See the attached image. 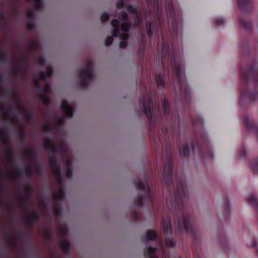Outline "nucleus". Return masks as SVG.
Instances as JSON below:
<instances>
[{
  "instance_id": "nucleus-7",
  "label": "nucleus",
  "mask_w": 258,
  "mask_h": 258,
  "mask_svg": "<svg viewBox=\"0 0 258 258\" xmlns=\"http://www.w3.org/2000/svg\"><path fill=\"white\" fill-rule=\"evenodd\" d=\"M156 238V234L154 231L149 230L147 232V239L148 240L153 239Z\"/></svg>"
},
{
  "instance_id": "nucleus-9",
  "label": "nucleus",
  "mask_w": 258,
  "mask_h": 258,
  "mask_svg": "<svg viewBox=\"0 0 258 258\" xmlns=\"http://www.w3.org/2000/svg\"><path fill=\"white\" fill-rule=\"evenodd\" d=\"M248 201L250 204L252 205H254L257 202L256 199L254 196H250L248 198Z\"/></svg>"
},
{
  "instance_id": "nucleus-20",
  "label": "nucleus",
  "mask_w": 258,
  "mask_h": 258,
  "mask_svg": "<svg viewBox=\"0 0 258 258\" xmlns=\"http://www.w3.org/2000/svg\"><path fill=\"white\" fill-rule=\"evenodd\" d=\"M223 22H224L223 20L222 19H220L218 20H217V21L216 22V23L217 24L223 23Z\"/></svg>"
},
{
  "instance_id": "nucleus-21",
  "label": "nucleus",
  "mask_w": 258,
  "mask_h": 258,
  "mask_svg": "<svg viewBox=\"0 0 258 258\" xmlns=\"http://www.w3.org/2000/svg\"><path fill=\"white\" fill-rule=\"evenodd\" d=\"M51 71V68H47V73H48V75H50Z\"/></svg>"
},
{
  "instance_id": "nucleus-12",
  "label": "nucleus",
  "mask_w": 258,
  "mask_h": 258,
  "mask_svg": "<svg viewBox=\"0 0 258 258\" xmlns=\"http://www.w3.org/2000/svg\"><path fill=\"white\" fill-rule=\"evenodd\" d=\"M62 248L64 250H67L69 248V243L67 241H65L61 244Z\"/></svg>"
},
{
  "instance_id": "nucleus-11",
  "label": "nucleus",
  "mask_w": 258,
  "mask_h": 258,
  "mask_svg": "<svg viewBox=\"0 0 258 258\" xmlns=\"http://www.w3.org/2000/svg\"><path fill=\"white\" fill-rule=\"evenodd\" d=\"M171 171V168L170 166L165 167L164 170V175H166V174H170Z\"/></svg>"
},
{
  "instance_id": "nucleus-2",
  "label": "nucleus",
  "mask_w": 258,
  "mask_h": 258,
  "mask_svg": "<svg viewBox=\"0 0 258 258\" xmlns=\"http://www.w3.org/2000/svg\"><path fill=\"white\" fill-rule=\"evenodd\" d=\"M61 108L64 110L66 116L68 117L72 116V108L66 101L63 100L62 101Z\"/></svg>"
},
{
  "instance_id": "nucleus-1",
  "label": "nucleus",
  "mask_w": 258,
  "mask_h": 258,
  "mask_svg": "<svg viewBox=\"0 0 258 258\" xmlns=\"http://www.w3.org/2000/svg\"><path fill=\"white\" fill-rule=\"evenodd\" d=\"M112 26L113 27V35L114 36H118L122 41L119 43L120 48H124L126 45V39L127 38L128 27L126 23H122L119 24V22L117 20L112 21Z\"/></svg>"
},
{
  "instance_id": "nucleus-4",
  "label": "nucleus",
  "mask_w": 258,
  "mask_h": 258,
  "mask_svg": "<svg viewBox=\"0 0 258 258\" xmlns=\"http://www.w3.org/2000/svg\"><path fill=\"white\" fill-rule=\"evenodd\" d=\"M155 249L152 247H148L144 251L145 254L148 255L150 258H156L154 255Z\"/></svg>"
},
{
  "instance_id": "nucleus-18",
  "label": "nucleus",
  "mask_w": 258,
  "mask_h": 258,
  "mask_svg": "<svg viewBox=\"0 0 258 258\" xmlns=\"http://www.w3.org/2000/svg\"><path fill=\"white\" fill-rule=\"evenodd\" d=\"M119 19H120V20H121V19H123L124 20H126L127 19L126 14H123L121 18L120 17Z\"/></svg>"
},
{
  "instance_id": "nucleus-22",
  "label": "nucleus",
  "mask_w": 258,
  "mask_h": 258,
  "mask_svg": "<svg viewBox=\"0 0 258 258\" xmlns=\"http://www.w3.org/2000/svg\"><path fill=\"white\" fill-rule=\"evenodd\" d=\"M166 9L167 11H171L172 10V8H170L169 7L168 8L167 6H166Z\"/></svg>"
},
{
  "instance_id": "nucleus-8",
  "label": "nucleus",
  "mask_w": 258,
  "mask_h": 258,
  "mask_svg": "<svg viewBox=\"0 0 258 258\" xmlns=\"http://www.w3.org/2000/svg\"><path fill=\"white\" fill-rule=\"evenodd\" d=\"M175 244V242L173 239H166V245L167 247H170L174 246Z\"/></svg>"
},
{
  "instance_id": "nucleus-16",
  "label": "nucleus",
  "mask_w": 258,
  "mask_h": 258,
  "mask_svg": "<svg viewBox=\"0 0 258 258\" xmlns=\"http://www.w3.org/2000/svg\"><path fill=\"white\" fill-rule=\"evenodd\" d=\"M174 69H175V71L177 74V75L178 76L180 73V71L179 69L177 67V66L176 65H175Z\"/></svg>"
},
{
  "instance_id": "nucleus-17",
  "label": "nucleus",
  "mask_w": 258,
  "mask_h": 258,
  "mask_svg": "<svg viewBox=\"0 0 258 258\" xmlns=\"http://www.w3.org/2000/svg\"><path fill=\"white\" fill-rule=\"evenodd\" d=\"M136 11V9L134 8L130 7L128 9V12L131 13H135Z\"/></svg>"
},
{
  "instance_id": "nucleus-19",
  "label": "nucleus",
  "mask_w": 258,
  "mask_h": 258,
  "mask_svg": "<svg viewBox=\"0 0 258 258\" xmlns=\"http://www.w3.org/2000/svg\"><path fill=\"white\" fill-rule=\"evenodd\" d=\"M247 0H238V5L240 6V5H242L243 2H246Z\"/></svg>"
},
{
  "instance_id": "nucleus-15",
  "label": "nucleus",
  "mask_w": 258,
  "mask_h": 258,
  "mask_svg": "<svg viewBox=\"0 0 258 258\" xmlns=\"http://www.w3.org/2000/svg\"><path fill=\"white\" fill-rule=\"evenodd\" d=\"M108 16L107 14L104 13L102 15L101 19L102 21H105L108 19Z\"/></svg>"
},
{
  "instance_id": "nucleus-6",
  "label": "nucleus",
  "mask_w": 258,
  "mask_h": 258,
  "mask_svg": "<svg viewBox=\"0 0 258 258\" xmlns=\"http://www.w3.org/2000/svg\"><path fill=\"white\" fill-rule=\"evenodd\" d=\"M184 225L185 228L187 232H189L191 228V226L190 223V221L188 218H184Z\"/></svg>"
},
{
  "instance_id": "nucleus-5",
  "label": "nucleus",
  "mask_w": 258,
  "mask_h": 258,
  "mask_svg": "<svg viewBox=\"0 0 258 258\" xmlns=\"http://www.w3.org/2000/svg\"><path fill=\"white\" fill-rule=\"evenodd\" d=\"M155 79L158 86H163L164 85V81L160 75L156 74L155 75Z\"/></svg>"
},
{
  "instance_id": "nucleus-14",
  "label": "nucleus",
  "mask_w": 258,
  "mask_h": 258,
  "mask_svg": "<svg viewBox=\"0 0 258 258\" xmlns=\"http://www.w3.org/2000/svg\"><path fill=\"white\" fill-rule=\"evenodd\" d=\"M139 188H143V189L146 191H148V190H149V187H148V184L145 185L143 186V185H139V186H138Z\"/></svg>"
},
{
  "instance_id": "nucleus-10",
  "label": "nucleus",
  "mask_w": 258,
  "mask_h": 258,
  "mask_svg": "<svg viewBox=\"0 0 258 258\" xmlns=\"http://www.w3.org/2000/svg\"><path fill=\"white\" fill-rule=\"evenodd\" d=\"M179 150H180L181 154L182 155H185L186 154H187L188 153V151H189L188 148L186 145H185L183 147V151H182L180 149H179Z\"/></svg>"
},
{
  "instance_id": "nucleus-3",
  "label": "nucleus",
  "mask_w": 258,
  "mask_h": 258,
  "mask_svg": "<svg viewBox=\"0 0 258 258\" xmlns=\"http://www.w3.org/2000/svg\"><path fill=\"white\" fill-rule=\"evenodd\" d=\"M162 224L164 232L166 233H171L172 229L171 228V224L169 220H167V221L163 222Z\"/></svg>"
},
{
  "instance_id": "nucleus-13",
  "label": "nucleus",
  "mask_w": 258,
  "mask_h": 258,
  "mask_svg": "<svg viewBox=\"0 0 258 258\" xmlns=\"http://www.w3.org/2000/svg\"><path fill=\"white\" fill-rule=\"evenodd\" d=\"M112 37H108L107 38L105 42V45L107 46L109 45L112 42Z\"/></svg>"
},
{
  "instance_id": "nucleus-23",
  "label": "nucleus",
  "mask_w": 258,
  "mask_h": 258,
  "mask_svg": "<svg viewBox=\"0 0 258 258\" xmlns=\"http://www.w3.org/2000/svg\"><path fill=\"white\" fill-rule=\"evenodd\" d=\"M48 87H46V89H45V91H47V90H48Z\"/></svg>"
}]
</instances>
